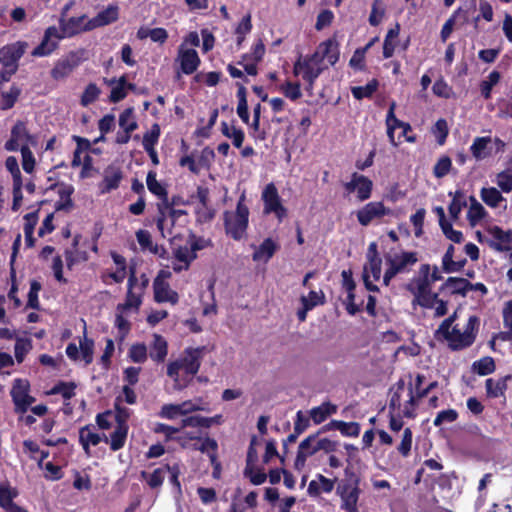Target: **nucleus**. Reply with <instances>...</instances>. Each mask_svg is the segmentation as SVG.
Wrapping results in <instances>:
<instances>
[{
    "mask_svg": "<svg viewBox=\"0 0 512 512\" xmlns=\"http://www.w3.org/2000/svg\"><path fill=\"white\" fill-rule=\"evenodd\" d=\"M79 61L75 55H69L59 60L51 70V76L55 80H63L69 76L78 66Z\"/></svg>",
    "mask_w": 512,
    "mask_h": 512,
    "instance_id": "22",
    "label": "nucleus"
},
{
    "mask_svg": "<svg viewBox=\"0 0 512 512\" xmlns=\"http://www.w3.org/2000/svg\"><path fill=\"white\" fill-rule=\"evenodd\" d=\"M466 206V200L462 191H456L448 207L450 217L458 219L462 208Z\"/></svg>",
    "mask_w": 512,
    "mask_h": 512,
    "instance_id": "47",
    "label": "nucleus"
},
{
    "mask_svg": "<svg viewBox=\"0 0 512 512\" xmlns=\"http://www.w3.org/2000/svg\"><path fill=\"white\" fill-rule=\"evenodd\" d=\"M412 447V431L410 428H405L401 437V442L397 447L398 452L407 457Z\"/></svg>",
    "mask_w": 512,
    "mask_h": 512,
    "instance_id": "58",
    "label": "nucleus"
},
{
    "mask_svg": "<svg viewBox=\"0 0 512 512\" xmlns=\"http://www.w3.org/2000/svg\"><path fill=\"white\" fill-rule=\"evenodd\" d=\"M223 422L221 414L213 417H203L200 415L189 416L181 420V427H203L210 428L212 425H220Z\"/></svg>",
    "mask_w": 512,
    "mask_h": 512,
    "instance_id": "27",
    "label": "nucleus"
},
{
    "mask_svg": "<svg viewBox=\"0 0 512 512\" xmlns=\"http://www.w3.org/2000/svg\"><path fill=\"white\" fill-rule=\"evenodd\" d=\"M480 196L483 202L492 208L498 207L505 200L501 191L495 187L482 188Z\"/></svg>",
    "mask_w": 512,
    "mask_h": 512,
    "instance_id": "39",
    "label": "nucleus"
},
{
    "mask_svg": "<svg viewBox=\"0 0 512 512\" xmlns=\"http://www.w3.org/2000/svg\"><path fill=\"white\" fill-rule=\"evenodd\" d=\"M510 379V376H506L497 380L492 378L487 379L485 383L487 394L495 398L503 395L507 389V381Z\"/></svg>",
    "mask_w": 512,
    "mask_h": 512,
    "instance_id": "38",
    "label": "nucleus"
},
{
    "mask_svg": "<svg viewBox=\"0 0 512 512\" xmlns=\"http://www.w3.org/2000/svg\"><path fill=\"white\" fill-rule=\"evenodd\" d=\"M473 368L479 375H488L494 371L495 363L491 357H484L474 362Z\"/></svg>",
    "mask_w": 512,
    "mask_h": 512,
    "instance_id": "54",
    "label": "nucleus"
},
{
    "mask_svg": "<svg viewBox=\"0 0 512 512\" xmlns=\"http://www.w3.org/2000/svg\"><path fill=\"white\" fill-rule=\"evenodd\" d=\"M501 75L498 71H492L486 79L480 83V92L484 99L491 98V92L495 85L500 81Z\"/></svg>",
    "mask_w": 512,
    "mask_h": 512,
    "instance_id": "42",
    "label": "nucleus"
},
{
    "mask_svg": "<svg viewBox=\"0 0 512 512\" xmlns=\"http://www.w3.org/2000/svg\"><path fill=\"white\" fill-rule=\"evenodd\" d=\"M156 176H157V174L154 170H150L147 173L146 185H147L148 190L152 194L157 196L160 199V202L164 201V200H169L166 188L164 187V185L162 183H160L156 179Z\"/></svg>",
    "mask_w": 512,
    "mask_h": 512,
    "instance_id": "32",
    "label": "nucleus"
},
{
    "mask_svg": "<svg viewBox=\"0 0 512 512\" xmlns=\"http://www.w3.org/2000/svg\"><path fill=\"white\" fill-rule=\"evenodd\" d=\"M261 200L263 202V213L273 214L279 222H282L288 214L287 208L283 205L278 189L274 183H268L262 190Z\"/></svg>",
    "mask_w": 512,
    "mask_h": 512,
    "instance_id": "8",
    "label": "nucleus"
},
{
    "mask_svg": "<svg viewBox=\"0 0 512 512\" xmlns=\"http://www.w3.org/2000/svg\"><path fill=\"white\" fill-rule=\"evenodd\" d=\"M456 319V313L445 319L439 326L437 333L442 335L453 350H461L473 344L476 338V327L478 318L470 316L463 325L457 323L452 326Z\"/></svg>",
    "mask_w": 512,
    "mask_h": 512,
    "instance_id": "4",
    "label": "nucleus"
},
{
    "mask_svg": "<svg viewBox=\"0 0 512 512\" xmlns=\"http://www.w3.org/2000/svg\"><path fill=\"white\" fill-rule=\"evenodd\" d=\"M118 19V7L110 5L100 11L94 18L89 19L88 29H95L115 22Z\"/></svg>",
    "mask_w": 512,
    "mask_h": 512,
    "instance_id": "26",
    "label": "nucleus"
},
{
    "mask_svg": "<svg viewBox=\"0 0 512 512\" xmlns=\"http://www.w3.org/2000/svg\"><path fill=\"white\" fill-rule=\"evenodd\" d=\"M490 143L491 138L489 136L476 137L470 146V151L473 157L478 161L485 159L489 155L487 148Z\"/></svg>",
    "mask_w": 512,
    "mask_h": 512,
    "instance_id": "35",
    "label": "nucleus"
},
{
    "mask_svg": "<svg viewBox=\"0 0 512 512\" xmlns=\"http://www.w3.org/2000/svg\"><path fill=\"white\" fill-rule=\"evenodd\" d=\"M487 211L474 197H470L467 219L472 227L479 225L487 217Z\"/></svg>",
    "mask_w": 512,
    "mask_h": 512,
    "instance_id": "31",
    "label": "nucleus"
},
{
    "mask_svg": "<svg viewBox=\"0 0 512 512\" xmlns=\"http://www.w3.org/2000/svg\"><path fill=\"white\" fill-rule=\"evenodd\" d=\"M281 91L287 98L293 101L299 99L302 96L300 84L298 83H292L288 81L281 85Z\"/></svg>",
    "mask_w": 512,
    "mask_h": 512,
    "instance_id": "61",
    "label": "nucleus"
},
{
    "mask_svg": "<svg viewBox=\"0 0 512 512\" xmlns=\"http://www.w3.org/2000/svg\"><path fill=\"white\" fill-rule=\"evenodd\" d=\"M243 201L244 196L238 201L234 212L224 213L226 232L234 239H241L248 226L249 209Z\"/></svg>",
    "mask_w": 512,
    "mask_h": 512,
    "instance_id": "7",
    "label": "nucleus"
},
{
    "mask_svg": "<svg viewBox=\"0 0 512 512\" xmlns=\"http://www.w3.org/2000/svg\"><path fill=\"white\" fill-rule=\"evenodd\" d=\"M154 298L158 303L169 302L176 304L178 302V293L172 290L169 284L161 278H156L153 283Z\"/></svg>",
    "mask_w": 512,
    "mask_h": 512,
    "instance_id": "21",
    "label": "nucleus"
},
{
    "mask_svg": "<svg viewBox=\"0 0 512 512\" xmlns=\"http://www.w3.org/2000/svg\"><path fill=\"white\" fill-rule=\"evenodd\" d=\"M28 43L17 41L7 44L0 49V63L4 67H12L18 69V61L24 55Z\"/></svg>",
    "mask_w": 512,
    "mask_h": 512,
    "instance_id": "14",
    "label": "nucleus"
},
{
    "mask_svg": "<svg viewBox=\"0 0 512 512\" xmlns=\"http://www.w3.org/2000/svg\"><path fill=\"white\" fill-rule=\"evenodd\" d=\"M458 417V413L454 409L440 411L434 419L435 426H441L444 423H452Z\"/></svg>",
    "mask_w": 512,
    "mask_h": 512,
    "instance_id": "64",
    "label": "nucleus"
},
{
    "mask_svg": "<svg viewBox=\"0 0 512 512\" xmlns=\"http://www.w3.org/2000/svg\"><path fill=\"white\" fill-rule=\"evenodd\" d=\"M100 95V89L94 83H90L84 90L81 97V104L83 106H88L91 103L95 102Z\"/></svg>",
    "mask_w": 512,
    "mask_h": 512,
    "instance_id": "56",
    "label": "nucleus"
},
{
    "mask_svg": "<svg viewBox=\"0 0 512 512\" xmlns=\"http://www.w3.org/2000/svg\"><path fill=\"white\" fill-rule=\"evenodd\" d=\"M308 426V418L304 417L301 411H298L296 415V421L294 423V433L290 434L284 441V447H286L288 443H294L298 436L302 434L308 428Z\"/></svg>",
    "mask_w": 512,
    "mask_h": 512,
    "instance_id": "40",
    "label": "nucleus"
},
{
    "mask_svg": "<svg viewBox=\"0 0 512 512\" xmlns=\"http://www.w3.org/2000/svg\"><path fill=\"white\" fill-rule=\"evenodd\" d=\"M385 10L382 6L381 0H375L372 5L371 14L369 16V23L372 26H377L382 21Z\"/></svg>",
    "mask_w": 512,
    "mask_h": 512,
    "instance_id": "62",
    "label": "nucleus"
},
{
    "mask_svg": "<svg viewBox=\"0 0 512 512\" xmlns=\"http://www.w3.org/2000/svg\"><path fill=\"white\" fill-rule=\"evenodd\" d=\"M175 61L179 64L180 71L186 75L193 74L201 63L197 51L185 45H179Z\"/></svg>",
    "mask_w": 512,
    "mask_h": 512,
    "instance_id": "13",
    "label": "nucleus"
},
{
    "mask_svg": "<svg viewBox=\"0 0 512 512\" xmlns=\"http://www.w3.org/2000/svg\"><path fill=\"white\" fill-rule=\"evenodd\" d=\"M141 477L147 481L151 488H158L164 481L165 471L162 468L155 469L151 474L146 471H142Z\"/></svg>",
    "mask_w": 512,
    "mask_h": 512,
    "instance_id": "50",
    "label": "nucleus"
},
{
    "mask_svg": "<svg viewBox=\"0 0 512 512\" xmlns=\"http://www.w3.org/2000/svg\"><path fill=\"white\" fill-rule=\"evenodd\" d=\"M119 126L122 130L133 132L138 128L132 108L125 109L119 116Z\"/></svg>",
    "mask_w": 512,
    "mask_h": 512,
    "instance_id": "45",
    "label": "nucleus"
},
{
    "mask_svg": "<svg viewBox=\"0 0 512 512\" xmlns=\"http://www.w3.org/2000/svg\"><path fill=\"white\" fill-rule=\"evenodd\" d=\"M88 21L85 15L79 17H70L68 19L61 17L59 20V31L62 38L71 37L88 29Z\"/></svg>",
    "mask_w": 512,
    "mask_h": 512,
    "instance_id": "16",
    "label": "nucleus"
},
{
    "mask_svg": "<svg viewBox=\"0 0 512 512\" xmlns=\"http://www.w3.org/2000/svg\"><path fill=\"white\" fill-rule=\"evenodd\" d=\"M217 448L218 444L214 439L205 438L197 449L200 450L202 453H208L211 463L215 464Z\"/></svg>",
    "mask_w": 512,
    "mask_h": 512,
    "instance_id": "59",
    "label": "nucleus"
},
{
    "mask_svg": "<svg viewBox=\"0 0 512 512\" xmlns=\"http://www.w3.org/2000/svg\"><path fill=\"white\" fill-rule=\"evenodd\" d=\"M129 357L135 363H144L148 357V348L143 343H137L130 347Z\"/></svg>",
    "mask_w": 512,
    "mask_h": 512,
    "instance_id": "52",
    "label": "nucleus"
},
{
    "mask_svg": "<svg viewBox=\"0 0 512 512\" xmlns=\"http://www.w3.org/2000/svg\"><path fill=\"white\" fill-rule=\"evenodd\" d=\"M486 234L490 237L489 241L496 251L504 252L510 249L509 245L512 243V230L503 231L498 226H488Z\"/></svg>",
    "mask_w": 512,
    "mask_h": 512,
    "instance_id": "17",
    "label": "nucleus"
},
{
    "mask_svg": "<svg viewBox=\"0 0 512 512\" xmlns=\"http://www.w3.org/2000/svg\"><path fill=\"white\" fill-rule=\"evenodd\" d=\"M63 39L60 31L55 26H50L45 30L41 43L32 51V56L44 57L51 54L58 46L59 41Z\"/></svg>",
    "mask_w": 512,
    "mask_h": 512,
    "instance_id": "15",
    "label": "nucleus"
},
{
    "mask_svg": "<svg viewBox=\"0 0 512 512\" xmlns=\"http://www.w3.org/2000/svg\"><path fill=\"white\" fill-rule=\"evenodd\" d=\"M494 182L501 192L510 193L512 191V169H505L497 173Z\"/></svg>",
    "mask_w": 512,
    "mask_h": 512,
    "instance_id": "44",
    "label": "nucleus"
},
{
    "mask_svg": "<svg viewBox=\"0 0 512 512\" xmlns=\"http://www.w3.org/2000/svg\"><path fill=\"white\" fill-rule=\"evenodd\" d=\"M337 406L330 402L322 403L320 406L314 407L310 411V417L315 424H320L327 419L328 416L336 413Z\"/></svg>",
    "mask_w": 512,
    "mask_h": 512,
    "instance_id": "34",
    "label": "nucleus"
},
{
    "mask_svg": "<svg viewBox=\"0 0 512 512\" xmlns=\"http://www.w3.org/2000/svg\"><path fill=\"white\" fill-rule=\"evenodd\" d=\"M338 44L328 39L319 44L316 51L309 56L299 57L293 67V73L301 76L307 82V90H313L314 83L320 74L327 68L324 61L334 65L339 60Z\"/></svg>",
    "mask_w": 512,
    "mask_h": 512,
    "instance_id": "1",
    "label": "nucleus"
},
{
    "mask_svg": "<svg viewBox=\"0 0 512 512\" xmlns=\"http://www.w3.org/2000/svg\"><path fill=\"white\" fill-rule=\"evenodd\" d=\"M300 301L302 306L306 307V310H312L316 306L324 304L325 295L322 290H312L307 296H301Z\"/></svg>",
    "mask_w": 512,
    "mask_h": 512,
    "instance_id": "41",
    "label": "nucleus"
},
{
    "mask_svg": "<svg viewBox=\"0 0 512 512\" xmlns=\"http://www.w3.org/2000/svg\"><path fill=\"white\" fill-rule=\"evenodd\" d=\"M18 496V491L9 483L0 484V507L5 511L15 504L13 501Z\"/></svg>",
    "mask_w": 512,
    "mask_h": 512,
    "instance_id": "37",
    "label": "nucleus"
},
{
    "mask_svg": "<svg viewBox=\"0 0 512 512\" xmlns=\"http://www.w3.org/2000/svg\"><path fill=\"white\" fill-rule=\"evenodd\" d=\"M469 282L464 278L449 277L440 291L450 295L465 296L469 292Z\"/></svg>",
    "mask_w": 512,
    "mask_h": 512,
    "instance_id": "29",
    "label": "nucleus"
},
{
    "mask_svg": "<svg viewBox=\"0 0 512 512\" xmlns=\"http://www.w3.org/2000/svg\"><path fill=\"white\" fill-rule=\"evenodd\" d=\"M452 167V161L448 156H442L436 162L433 173L436 178H443L446 176Z\"/></svg>",
    "mask_w": 512,
    "mask_h": 512,
    "instance_id": "55",
    "label": "nucleus"
},
{
    "mask_svg": "<svg viewBox=\"0 0 512 512\" xmlns=\"http://www.w3.org/2000/svg\"><path fill=\"white\" fill-rule=\"evenodd\" d=\"M22 167L26 173H31L34 170L35 158L28 146L21 148Z\"/></svg>",
    "mask_w": 512,
    "mask_h": 512,
    "instance_id": "63",
    "label": "nucleus"
},
{
    "mask_svg": "<svg viewBox=\"0 0 512 512\" xmlns=\"http://www.w3.org/2000/svg\"><path fill=\"white\" fill-rule=\"evenodd\" d=\"M29 383L27 380L15 379L12 389L11 397L15 404L16 412L24 413L29 406L34 402V398L29 395Z\"/></svg>",
    "mask_w": 512,
    "mask_h": 512,
    "instance_id": "12",
    "label": "nucleus"
},
{
    "mask_svg": "<svg viewBox=\"0 0 512 512\" xmlns=\"http://www.w3.org/2000/svg\"><path fill=\"white\" fill-rule=\"evenodd\" d=\"M160 133V126L157 123L153 124L151 129L143 136L142 144L144 150L155 148L159 141Z\"/></svg>",
    "mask_w": 512,
    "mask_h": 512,
    "instance_id": "48",
    "label": "nucleus"
},
{
    "mask_svg": "<svg viewBox=\"0 0 512 512\" xmlns=\"http://www.w3.org/2000/svg\"><path fill=\"white\" fill-rule=\"evenodd\" d=\"M357 179V197L360 201L367 200L371 196L373 183L364 175H360Z\"/></svg>",
    "mask_w": 512,
    "mask_h": 512,
    "instance_id": "46",
    "label": "nucleus"
},
{
    "mask_svg": "<svg viewBox=\"0 0 512 512\" xmlns=\"http://www.w3.org/2000/svg\"><path fill=\"white\" fill-rule=\"evenodd\" d=\"M418 258H369L364 266L363 281L366 288L370 291H376L377 286L374 282L382 277V268L385 267L383 282L388 285L390 280L398 273L405 271L408 265L414 264Z\"/></svg>",
    "mask_w": 512,
    "mask_h": 512,
    "instance_id": "2",
    "label": "nucleus"
},
{
    "mask_svg": "<svg viewBox=\"0 0 512 512\" xmlns=\"http://www.w3.org/2000/svg\"><path fill=\"white\" fill-rule=\"evenodd\" d=\"M93 340L87 338L86 330H84V336L79 342V347L75 343H70L66 347V355L72 361L83 360L84 365H89L93 361Z\"/></svg>",
    "mask_w": 512,
    "mask_h": 512,
    "instance_id": "10",
    "label": "nucleus"
},
{
    "mask_svg": "<svg viewBox=\"0 0 512 512\" xmlns=\"http://www.w3.org/2000/svg\"><path fill=\"white\" fill-rule=\"evenodd\" d=\"M19 95L20 89L16 86H11L8 91L2 93L1 108L6 110L13 107Z\"/></svg>",
    "mask_w": 512,
    "mask_h": 512,
    "instance_id": "57",
    "label": "nucleus"
},
{
    "mask_svg": "<svg viewBox=\"0 0 512 512\" xmlns=\"http://www.w3.org/2000/svg\"><path fill=\"white\" fill-rule=\"evenodd\" d=\"M112 85L110 100L114 103L121 101L126 97V80L124 77H121L119 80H112L110 82Z\"/></svg>",
    "mask_w": 512,
    "mask_h": 512,
    "instance_id": "49",
    "label": "nucleus"
},
{
    "mask_svg": "<svg viewBox=\"0 0 512 512\" xmlns=\"http://www.w3.org/2000/svg\"><path fill=\"white\" fill-rule=\"evenodd\" d=\"M334 489V480L326 478L325 476L318 474L315 480H312L309 485L307 492L310 496H318L320 493H330Z\"/></svg>",
    "mask_w": 512,
    "mask_h": 512,
    "instance_id": "30",
    "label": "nucleus"
},
{
    "mask_svg": "<svg viewBox=\"0 0 512 512\" xmlns=\"http://www.w3.org/2000/svg\"><path fill=\"white\" fill-rule=\"evenodd\" d=\"M360 477L350 469H345V478L336 488V494L341 499V509L346 512H358V500L361 494Z\"/></svg>",
    "mask_w": 512,
    "mask_h": 512,
    "instance_id": "6",
    "label": "nucleus"
},
{
    "mask_svg": "<svg viewBox=\"0 0 512 512\" xmlns=\"http://www.w3.org/2000/svg\"><path fill=\"white\" fill-rule=\"evenodd\" d=\"M158 217H157V228L163 236L165 233H171V229L175 225L176 220L186 215V211L182 209H175L171 207L169 200H164L158 203Z\"/></svg>",
    "mask_w": 512,
    "mask_h": 512,
    "instance_id": "9",
    "label": "nucleus"
},
{
    "mask_svg": "<svg viewBox=\"0 0 512 512\" xmlns=\"http://www.w3.org/2000/svg\"><path fill=\"white\" fill-rule=\"evenodd\" d=\"M136 239L141 246L143 253L157 254V246L153 244L152 236L147 230H138L136 232Z\"/></svg>",
    "mask_w": 512,
    "mask_h": 512,
    "instance_id": "43",
    "label": "nucleus"
},
{
    "mask_svg": "<svg viewBox=\"0 0 512 512\" xmlns=\"http://www.w3.org/2000/svg\"><path fill=\"white\" fill-rule=\"evenodd\" d=\"M395 108H396V103L392 102L390 104V107H389V110L387 113V117H386L387 135H388L390 143L393 146H397V143L395 141V136H394L396 126H403V136L406 137V140L408 142H414V140H415L414 137L407 136L408 131L411 130L410 124L402 122L396 118L395 113H394Z\"/></svg>",
    "mask_w": 512,
    "mask_h": 512,
    "instance_id": "18",
    "label": "nucleus"
},
{
    "mask_svg": "<svg viewBox=\"0 0 512 512\" xmlns=\"http://www.w3.org/2000/svg\"><path fill=\"white\" fill-rule=\"evenodd\" d=\"M36 139L33 135H31L23 122H17L12 130L11 137L5 143V149L7 151H16L19 148H23V146L35 145Z\"/></svg>",
    "mask_w": 512,
    "mask_h": 512,
    "instance_id": "11",
    "label": "nucleus"
},
{
    "mask_svg": "<svg viewBox=\"0 0 512 512\" xmlns=\"http://www.w3.org/2000/svg\"><path fill=\"white\" fill-rule=\"evenodd\" d=\"M332 425L344 436L356 437L360 433V426L355 422L333 421Z\"/></svg>",
    "mask_w": 512,
    "mask_h": 512,
    "instance_id": "51",
    "label": "nucleus"
},
{
    "mask_svg": "<svg viewBox=\"0 0 512 512\" xmlns=\"http://www.w3.org/2000/svg\"><path fill=\"white\" fill-rule=\"evenodd\" d=\"M159 417L167 420H174L181 415L179 404H165L158 413Z\"/></svg>",
    "mask_w": 512,
    "mask_h": 512,
    "instance_id": "60",
    "label": "nucleus"
},
{
    "mask_svg": "<svg viewBox=\"0 0 512 512\" xmlns=\"http://www.w3.org/2000/svg\"><path fill=\"white\" fill-rule=\"evenodd\" d=\"M122 172L118 167L109 166L104 171V178L100 184L101 193H108L119 187L122 180Z\"/></svg>",
    "mask_w": 512,
    "mask_h": 512,
    "instance_id": "28",
    "label": "nucleus"
},
{
    "mask_svg": "<svg viewBox=\"0 0 512 512\" xmlns=\"http://www.w3.org/2000/svg\"><path fill=\"white\" fill-rule=\"evenodd\" d=\"M204 350L205 347L186 348L178 359L167 365V375L173 379L175 389L183 388L179 381L180 370L189 375H195L199 371Z\"/></svg>",
    "mask_w": 512,
    "mask_h": 512,
    "instance_id": "5",
    "label": "nucleus"
},
{
    "mask_svg": "<svg viewBox=\"0 0 512 512\" xmlns=\"http://www.w3.org/2000/svg\"><path fill=\"white\" fill-rule=\"evenodd\" d=\"M150 358L156 363L165 361L168 354V343L164 337L159 334H153L152 340L147 347Z\"/></svg>",
    "mask_w": 512,
    "mask_h": 512,
    "instance_id": "23",
    "label": "nucleus"
},
{
    "mask_svg": "<svg viewBox=\"0 0 512 512\" xmlns=\"http://www.w3.org/2000/svg\"><path fill=\"white\" fill-rule=\"evenodd\" d=\"M102 440L108 442V437L104 433H97L94 427L85 426L82 427L79 431V441L86 454H89L90 445L96 446Z\"/></svg>",
    "mask_w": 512,
    "mask_h": 512,
    "instance_id": "25",
    "label": "nucleus"
},
{
    "mask_svg": "<svg viewBox=\"0 0 512 512\" xmlns=\"http://www.w3.org/2000/svg\"><path fill=\"white\" fill-rule=\"evenodd\" d=\"M316 442L317 435H310L299 444L297 456L294 463V467L296 470H302L306 464L307 458L318 452Z\"/></svg>",
    "mask_w": 512,
    "mask_h": 512,
    "instance_id": "20",
    "label": "nucleus"
},
{
    "mask_svg": "<svg viewBox=\"0 0 512 512\" xmlns=\"http://www.w3.org/2000/svg\"><path fill=\"white\" fill-rule=\"evenodd\" d=\"M377 87L378 82L374 79L367 83L365 86L353 87L351 92L356 99L360 100L363 98L371 97L372 94L377 90Z\"/></svg>",
    "mask_w": 512,
    "mask_h": 512,
    "instance_id": "53",
    "label": "nucleus"
},
{
    "mask_svg": "<svg viewBox=\"0 0 512 512\" xmlns=\"http://www.w3.org/2000/svg\"><path fill=\"white\" fill-rule=\"evenodd\" d=\"M389 212L382 202H370L358 210L357 219L362 226L369 225L373 220L379 219Z\"/></svg>",
    "mask_w": 512,
    "mask_h": 512,
    "instance_id": "19",
    "label": "nucleus"
},
{
    "mask_svg": "<svg viewBox=\"0 0 512 512\" xmlns=\"http://www.w3.org/2000/svg\"><path fill=\"white\" fill-rule=\"evenodd\" d=\"M423 277L416 282L414 290L413 304H418L423 308L434 309L435 316L441 317L447 313V302L439 299L438 294L433 293L431 285L442 279L441 272L434 267L430 273V266L423 265L421 268Z\"/></svg>",
    "mask_w": 512,
    "mask_h": 512,
    "instance_id": "3",
    "label": "nucleus"
},
{
    "mask_svg": "<svg viewBox=\"0 0 512 512\" xmlns=\"http://www.w3.org/2000/svg\"><path fill=\"white\" fill-rule=\"evenodd\" d=\"M129 270H130V275H129V279H128V293H127L126 301L123 304H119L117 306V310H124V311H128L131 309L138 310V308L141 304L140 296H138L132 292V287L137 282L136 272H135V264L131 265Z\"/></svg>",
    "mask_w": 512,
    "mask_h": 512,
    "instance_id": "24",
    "label": "nucleus"
},
{
    "mask_svg": "<svg viewBox=\"0 0 512 512\" xmlns=\"http://www.w3.org/2000/svg\"><path fill=\"white\" fill-rule=\"evenodd\" d=\"M127 433H128L127 424L124 423L123 421H120L119 423H117L115 430L111 434V439H110L111 450L118 451L125 445Z\"/></svg>",
    "mask_w": 512,
    "mask_h": 512,
    "instance_id": "33",
    "label": "nucleus"
},
{
    "mask_svg": "<svg viewBox=\"0 0 512 512\" xmlns=\"http://www.w3.org/2000/svg\"><path fill=\"white\" fill-rule=\"evenodd\" d=\"M221 132L222 134L231 139L232 143L235 147L240 148L244 141V131L234 125H230L226 122L221 123Z\"/></svg>",
    "mask_w": 512,
    "mask_h": 512,
    "instance_id": "36",
    "label": "nucleus"
}]
</instances>
